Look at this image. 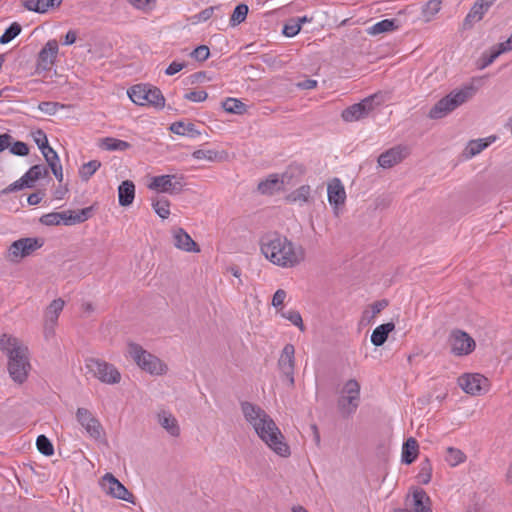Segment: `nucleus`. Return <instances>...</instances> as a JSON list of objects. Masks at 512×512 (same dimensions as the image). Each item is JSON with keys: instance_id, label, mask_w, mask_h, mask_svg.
<instances>
[{"instance_id": "8", "label": "nucleus", "mask_w": 512, "mask_h": 512, "mask_svg": "<svg viewBox=\"0 0 512 512\" xmlns=\"http://www.w3.org/2000/svg\"><path fill=\"white\" fill-rule=\"evenodd\" d=\"M75 418L85 433L98 442L105 441V430L97 416L85 407L77 408Z\"/></svg>"}, {"instance_id": "24", "label": "nucleus", "mask_w": 512, "mask_h": 512, "mask_svg": "<svg viewBox=\"0 0 512 512\" xmlns=\"http://www.w3.org/2000/svg\"><path fill=\"white\" fill-rule=\"evenodd\" d=\"M172 238L174 246L188 253H198L200 248L198 244L183 228H175L172 230Z\"/></svg>"}, {"instance_id": "31", "label": "nucleus", "mask_w": 512, "mask_h": 512, "mask_svg": "<svg viewBox=\"0 0 512 512\" xmlns=\"http://www.w3.org/2000/svg\"><path fill=\"white\" fill-rule=\"evenodd\" d=\"M388 304V301L385 299L368 304L362 312L361 320H374L375 318L381 317V312L388 307Z\"/></svg>"}, {"instance_id": "35", "label": "nucleus", "mask_w": 512, "mask_h": 512, "mask_svg": "<svg viewBox=\"0 0 512 512\" xmlns=\"http://www.w3.org/2000/svg\"><path fill=\"white\" fill-rule=\"evenodd\" d=\"M311 198V187L309 185H302L287 195V200L290 203L304 205L308 203Z\"/></svg>"}, {"instance_id": "43", "label": "nucleus", "mask_w": 512, "mask_h": 512, "mask_svg": "<svg viewBox=\"0 0 512 512\" xmlns=\"http://www.w3.org/2000/svg\"><path fill=\"white\" fill-rule=\"evenodd\" d=\"M432 464L428 459L422 461L419 465V472L417 474V480L421 484H428L432 478Z\"/></svg>"}, {"instance_id": "19", "label": "nucleus", "mask_w": 512, "mask_h": 512, "mask_svg": "<svg viewBox=\"0 0 512 512\" xmlns=\"http://www.w3.org/2000/svg\"><path fill=\"white\" fill-rule=\"evenodd\" d=\"M157 424L171 437L178 438L181 427L176 416L168 409H160L155 414Z\"/></svg>"}, {"instance_id": "32", "label": "nucleus", "mask_w": 512, "mask_h": 512, "mask_svg": "<svg viewBox=\"0 0 512 512\" xmlns=\"http://www.w3.org/2000/svg\"><path fill=\"white\" fill-rule=\"evenodd\" d=\"M394 322H385L374 329L371 335V342L375 346H381L386 341L390 332L394 330Z\"/></svg>"}, {"instance_id": "10", "label": "nucleus", "mask_w": 512, "mask_h": 512, "mask_svg": "<svg viewBox=\"0 0 512 512\" xmlns=\"http://www.w3.org/2000/svg\"><path fill=\"white\" fill-rule=\"evenodd\" d=\"M457 384L468 395L480 396L490 390V381L480 373H464L458 377Z\"/></svg>"}, {"instance_id": "27", "label": "nucleus", "mask_w": 512, "mask_h": 512, "mask_svg": "<svg viewBox=\"0 0 512 512\" xmlns=\"http://www.w3.org/2000/svg\"><path fill=\"white\" fill-rule=\"evenodd\" d=\"M496 139V136L492 135L482 139L471 140L465 147L463 155L465 158L470 159L494 143Z\"/></svg>"}, {"instance_id": "55", "label": "nucleus", "mask_w": 512, "mask_h": 512, "mask_svg": "<svg viewBox=\"0 0 512 512\" xmlns=\"http://www.w3.org/2000/svg\"><path fill=\"white\" fill-rule=\"evenodd\" d=\"M210 55V50L206 45H200L196 47L191 53L190 56L197 61H205L208 59Z\"/></svg>"}, {"instance_id": "22", "label": "nucleus", "mask_w": 512, "mask_h": 512, "mask_svg": "<svg viewBox=\"0 0 512 512\" xmlns=\"http://www.w3.org/2000/svg\"><path fill=\"white\" fill-rule=\"evenodd\" d=\"M58 51L59 47L57 41L54 39L49 40L39 52L38 68L44 71L50 70L56 61Z\"/></svg>"}, {"instance_id": "6", "label": "nucleus", "mask_w": 512, "mask_h": 512, "mask_svg": "<svg viewBox=\"0 0 512 512\" xmlns=\"http://www.w3.org/2000/svg\"><path fill=\"white\" fill-rule=\"evenodd\" d=\"M258 437L277 456L282 458L290 457L291 448L275 422L259 434Z\"/></svg>"}, {"instance_id": "21", "label": "nucleus", "mask_w": 512, "mask_h": 512, "mask_svg": "<svg viewBox=\"0 0 512 512\" xmlns=\"http://www.w3.org/2000/svg\"><path fill=\"white\" fill-rule=\"evenodd\" d=\"M291 175L285 172L281 177L276 174L270 175L267 179L258 184V190L262 194L271 195L285 186L290 185Z\"/></svg>"}, {"instance_id": "33", "label": "nucleus", "mask_w": 512, "mask_h": 512, "mask_svg": "<svg viewBox=\"0 0 512 512\" xmlns=\"http://www.w3.org/2000/svg\"><path fill=\"white\" fill-rule=\"evenodd\" d=\"M419 446L414 438H409L403 444L401 460L405 464H411L418 456Z\"/></svg>"}, {"instance_id": "39", "label": "nucleus", "mask_w": 512, "mask_h": 512, "mask_svg": "<svg viewBox=\"0 0 512 512\" xmlns=\"http://www.w3.org/2000/svg\"><path fill=\"white\" fill-rule=\"evenodd\" d=\"M466 455L460 449L454 447H448L446 450L445 461L451 467H456L459 464L465 462Z\"/></svg>"}, {"instance_id": "38", "label": "nucleus", "mask_w": 512, "mask_h": 512, "mask_svg": "<svg viewBox=\"0 0 512 512\" xmlns=\"http://www.w3.org/2000/svg\"><path fill=\"white\" fill-rule=\"evenodd\" d=\"M441 0H429L422 8V16L425 22H430L441 9Z\"/></svg>"}, {"instance_id": "7", "label": "nucleus", "mask_w": 512, "mask_h": 512, "mask_svg": "<svg viewBox=\"0 0 512 512\" xmlns=\"http://www.w3.org/2000/svg\"><path fill=\"white\" fill-rule=\"evenodd\" d=\"M241 412L245 421L253 428L257 436L275 422L264 409L251 402H242Z\"/></svg>"}, {"instance_id": "47", "label": "nucleus", "mask_w": 512, "mask_h": 512, "mask_svg": "<svg viewBox=\"0 0 512 512\" xmlns=\"http://www.w3.org/2000/svg\"><path fill=\"white\" fill-rule=\"evenodd\" d=\"M36 446L38 451L45 456H52L54 454L53 445L45 435H39L37 437Z\"/></svg>"}, {"instance_id": "5", "label": "nucleus", "mask_w": 512, "mask_h": 512, "mask_svg": "<svg viewBox=\"0 0 512 512\" xmlns=\"http://www.w3.org/2000/svg\"><path fill=\"white\" fill-rule=\"evenodd\" d=\"M43 241L39 238L25 237L12 242L5 252V259L13 264L20 263L40 249Z\"/></svg>"}, {"instance_id": "44", "label": "nucleus", "mask_w": 512, "mask_h": 512, "mask_svg": "<svg viewBox=\"0 0 512 512\" xmlns=\"http://www.w3.org/2000/svg\"><path fill=\"white\" fill-rule=\"evenodd\" d=\"M222 107L226 112L233 114H243L246 111V105L236 98H227Z\"/></svg>"}, {"instance_id": "64", "label": "nucleus", "mask_w": 512, "mask_h": 512, "mask_svg": "<svg viewBox=\"0 0 512 512\" xmlns=\"http://www.w3.org/2000/svg\"><path fill=\"white\" fill-rule=\"evenodd\" d=\"M317 86V81L313 79H307L298 83V87L301 89H313Z\"/></svg>"}, {"instance_id": "63", "label": "nucleus", "mask_w": 512, "mask_h": 512, "mask_svg": "<svg viewBox=\"0 0 512 512\" xmlns=\"http://www.w3.org/2000/svg\"><path fill=\"white\" fill-rule=\"evenodd\" d=\"M12 137L8 134H1L0 135V152L5 150L6 148H9L11 144Z\"/></svg>"}, {"instance_id": "28", "label": "nucleus", "mask_w": 512, "mask_h": 512, "mask_svg": "<svg viewBox=\"0 0 512 512\" xmlns=\"http://www.w3.org/2000/svg\"><path fill=\"white\" fill-rule=\"evenodd\" d=\"M493 2L491 0H477L465 18L467 23H475L482 20Z\"/></svg>"}, {"instance_id": "9", "label": "nucleus", "mask_w": 512, "mask_h": 512, "mask_svg": "<svg viewBox=\"0 0 512 512\" xmlns=\"http://www.w3.org/2000/svg\"><path fill=\"white\" fill-rule=\"evenodd\" d=\"M86 368L92 376L104 384L114 385L121 381L119 370L108 362L89 358L86 360Z\"/></svg>"}, {"instance_id": "61", "label": "nucleus", "mask_w": 512, "mask_h": 512, "mask_svg": "<svg viewBox=\"0 0 512 512\" xmlns=\"http://www.w3.org/2000/svg\"><path fill=\"white\" fill-rule=\"evenodd\" d=\"M185 62L173 61L165 70V74L168 76H173L176 73L180 72L183 68H185Z\"/></svg>"}, {"instance_id": "56", "label": "nucleus", "mask_w": 512, "mask_h": 512, "mask_svg": "<svg viewBox=\"0 0 512 512\" xmlns=\"http://www.w3.org/2000/svg\"><path fill=\"white\" fill-rule=\"evenodd\" d=\"M63 106L59 105L56 102H41L38 105V109L47 115H55L59 108H62Z\"/></svg>"}, {"instance_id": "11", "label": "nucleus", "mask_w": 512, "mask_h": 512, "mask_svg": "<svg viewBox=\"0 0 512 512\" xmlns=\"http://www.w3.org/2000/svg\"><path fill=\"white\" fill-rule=\"evenodd\" d=\"M360 402V384L355 379L348 380L339 397V407L344 414H352L356 411Z\"/></svg>"}, {"instance_id": "15", "label": "nucleus", "mask_w": 512, "mask_h": 512, "mask_svg": "<svg viewBox=\"0 0 512 512\" xmlns=\"http://www.w3.org/2000/svg\"><path fill=\"white\" fill-rule=\"evenodd\" d=\"M103 492L113 498L134 503L133 494L111 473H106L100 480Z\"/></svg>"}, {"instance_id": "59", "label": "nucleus", "mask_w": 512, "mask_h": 512, "mask_svg": "<svg viewBox=\"0 0 512 512\" xmlns=\"http://www.w3.org/2000/svg\"><path fill=\"white\" fill-rule=\"evenodd\" d=\"M33 138L40 150H44L49 147L47 136L42 130L34 132Z\"/></svg>"}, {"instance_id": "62", "label": "nucleus", "mask_w": 512, "mask_h": 512, "mask_svg": "<svg viewBox=\"0 0 512 512\" xmlns=\"http://www.w3.org/2000/svg\"><path fill=\"white\" fill-rule=\"evenodd\" d=\"M285 298H286V292L282 289H278L273 295L272 305L275 308L281 307L285 301Z\"/></svg>"}, {"instance_id": "16", "label": "nucleus", "mask_w": 512, "mask_h": 512, "mask_svg": "<svg viewBox=\"0 0 512 512\" xmlns=\"http://www.w3.org/2000/svg\"><path fill=\"white\" fill-rule=\"evenodd\" d=\"M47 175V169L43 165H35L31 167L19 180L11 183L9 186L0 191V197L15 191L22 190L24 187H32L40 178Z\"/></svg>"}, {"instance_id": "18", "label": "nucleus", "mask_w": 512, "mask_h": 512, "mask_svg": "<svg viewBox=\"0 0 512 512\" xmlns=\"http://www.w3.org/2000/svg\"><path fill=\"white\" fill-rule=\"evenodd\" d=\"M327 197L335 216H339L346 202L345 187L338 178L332 179L327 186Z\"/></svg>"}, {"instance_id": "14", "label": "nucleus", "mask_w": 512, "mask_h": 512, "mask_svg": "<svg viewBox=\"0 0 512 512\" xmlns=\"http://www.w3.org/2000/svg\"><path fill=\"white\" fill-rule=\"evenodd\" d=\"M0 350L7 357V362L29 354L27 345L11 333H3L0 336Z\"/></svg>"}, {"instance_id": "25", "label": "nucleus", "mask_w": 512, "mask_h": 512, "mask_svg": "<svg viewBox=\"0 0 512 512\" xmlns=\"http://www.w3.org/2000/svg\"><path fill=\"white\" fill-rule=\"evenodd\" d=\"M407 154V148L405 146L399 145L382 153L378 157V163L382 168H390L401 162L407 156Z\"/></svg>"}, {"instance_id": "37", "label": "nucleus", "mask_w": 512, "mask_h": 512, "mask_svg": "<svg viewBox=\"0 0 512 512\" xmlns=\"http://www.w3.org/2000/svg\"><path fill=\"white\" fill-rule=\"evenodd\" d=\"M100 147L107 151H125L131 147L130 143L113 137H106L101 140Z\"/></svg>"}, {"instance_id": "46", "label": "nucleus", "mask_w": 512, "mask_h": 512, "mask_svg": "<svg viewBox=\"0 0 512 512\" xmlns=\"http://www.w3.org/2000/svg\"><path fill=\"white\" fill-rule=\"evenodd\" d=\"M247 14H248V6L247 5H245V4L237 5L231 15V18H230L231 25L236 26V25L242 23L246 19Z\"/></svg>"}, {"instance_id": "29", "label": "nucleus", "mask_w": 512, "mask_h": 512, "mask_svg": "<svg viewBox=\"0 0 512 512\" xmlns=\"http://www.w3.org/2000/svg\"><path fill=\"white\" fill-rule=\"evenodd\" d=\"M62 214H65L64 217V225L70 226L78 223L85 222L92 215V207H86L80 209L78 211L67 210L63 211Z\"/></svg>"}, {"instance_id": "2", "label": "nucleus", "mask_w": 512, "mask_h": 512, "mask_svg": "<svg viewBox=\"0 0 512 512\" xmlns=\"http://www.w3.org/2000/svg\"><path fill=\"white\" fill-rule=\"evenodd\" d=\"M126 356L129 357L140 370L151 376L161 377L167 375L169 372V366L163 359L144 349L138 343H127Z\"/></svg>"}, {"instance_id": "4", "label": "nucleus", "mask_w": 512, "mask_h": 512, "mask_svg": "<svg viewBox=\"0 0 512 512\" xmlns=\"http://www.w3.org/2000/svg\"><path fill=\"white\" fill-rule=\"evenodd\" d=\"M127 93L131 101L136 105H149L156 108H163L165 105V99L161 91L147 84L134 85Z\"/></svg>"}, {"instance_id": "48", "label": "nucleus", "mask_w": 512, "mask_h": 512, "mask_svg": "<svg viewBox=\"0 0 512 512\" xmlns=\"http://www.w3.org/2000/svg\"><path fill=\"white\" fill-rule=\"evenodd\" d=\"M21 30H22V28H21L20 24H18L17 22L12 23L5 30V32L0 36V43L1 44L9 43L10 41H12L15 37H17L20 34Z\"/></svg>"}, {"instance_id": "49", "label": "nucleus", "mask_w": 512, "mask_h": 512, "mask_svg": "<svg viewBox=\"0 0 512 512\" xmlns=\"http://www.w3.org/2000/svg\"><path fill=\"white\" fill-rule=\"evenodd\" d=\"M63 216H65V214H62V212H51L43 215L40 218V222L47 226L64 224Z\"/></svg>"}, {"instance_id": "3", "label": "nucleus", "mask_w": 512, "mask_h": 512, "mask_svg": "<svg viewBox=\"0 0 512 512\" xmlns=\"http://www.w3.org/2000/svg\"><path fill=\"white\" fill-rule=\"evenodd\" d=\"M475 93L473 86H465L454 90L440 99L429 111L431 119H441L455 110L457 107L468 101Z\"/></svg>"}, {"instance_id": "51", "label": "nucleus", "mask_w": 512, "mask_h": 512, "mask_svg": "<svg viewBox=\"0 0 512 512\" xmlns=\"http://www.w3.org/2000/svg\"><path fill=\"white\" fill-rule=\"evenodd\" d=\"M218 153L214 150L198 149L192 153V157L196 160H206L213 162L217 159Z\"/></svg>"}, {"instance_id": "17", "label": "nucleus", "mask_w": 512, "mask_h": 512, "mask_svg": "<svg viewBox=\"0 0 512 512\" xmlns=\"http://www.w3.org/2000/svg\"><path fill=\"white\" fill-rule=\"evenodd\" d=\"M375 99L376 95H372L344 109L341 114L342 119L345 122H355L365 118L374 109Z\"/></svg>"}, {"instance_id": "36", "label": "nucleus", "mask_w": 512, "mask_h": 512, "mask_svg": "<svg viewBox=\"0 0 512 512\" xmlns=\"http://www.w3.org/2000/svg\"><path fill=\"white\" fill-rule=\"evenodd\" d=\"M397 20L395 19H384L372 26L368 27L367 32L369 35H379L382 33L392 32L397 29Z\"/></svg>"}, {"instance_id": "58", "label": "nucleus", "mask_w": 512, "mask_h": 512, "mask_svg": "<svg viewBox=\"0 0 512 512\" xmlns=\"http://www.w3.org/2000/svg\"><path fill=\"white\" fill-rule=\"evenodd\" d=\"M9 148L14 155L25 156L29 153V148L24 142L17 141L12 145L10 144Z\"/></svg>"}, {"instance_id": "42", "label": "nucleus", "mask_w": 512, "mask_h": 512, "mask_svg": "<svg viewBox=\"0 0 512 512\" xmlns=\"http://www.w3.org/2000/svg\"><path fill=\"white\" fill-rule=\"evenodd\" d=\"M65 306V301L61 298L54 299L46 308L45 316L47 320H57Z\"/></svg>"}, {"instance_id": "40", "label": "nucleus", "mask_w": 512, "mask_h": 512, "mask_svg": "<svg viewBox=\"0 0 512 512\" xmlns=\"http://www.w3.org/2000/svg\"><path fill=\"white\" fill-rule=\"evenodd\" d=\"M51 3L52 1L48 0H24L22 5L28 11L43 14L49 10Z\"/></svg>"}, {"instance_id": "53", "label": "nucleus", "mask_w": 512, "mask_h": 512, "mask_svg": "<svg viewBox=\"0 0 512 512\" xmlns=\"http://www.w3.org/2000/svg\"><path fill=\"white\" fill-rule=\"evenodd\" d=\"M217 7H208L204 10H202L201 12L195 14L192 16V22L194 24H197V23H202V22H206L207 20H209L213 14H214V11Z\"/></svg>"}, {"instance_id": "1", "label": "nucleus", "mask_w": 512, "mask_h": 512, "mask_svg": "<svg viewBox=\"0 0 512 512\" xmlns=\"http://www.w3.org/2000/svg\"><path fill=\"white\" fill-rule=\"evenodd\" d=\"M260 251L270 263L285 269L294 268L305 259L302 246L279 234L264 236L260 242Z\"/></svg>"}, {"instance_id": "12", "label": "nucleus", "mask_w": 512, "mask_h": 512, "mask_svg": "<svg viewBox=\"0 0 512 512\" xmlns=\"http://www.w3.org/2000/svg\"><path fill=\"white\" fill-rule=\"evenodd\" d=\"M450 352L457 357L470 355L476 348L475 340L462 330H453L448 337Z\"/></svg>"}, {"instance_id": "50", "label": "nucleus", "mask_w": 512, "mask_h": 512, "mask_svg": "<svg viewBox=\"0 0 512 512\" xmlns=\"http://www.w3.org/2000/svg\"><path fill=\"white\" fill-rule=\"evenodd\" d=\"M507 52V50H503V46L499 43L496 47H493L488 56L483 57V63L481 68H485L492 64L502 53Z\"/></svg>"}, {"instance_id": "34", "label": "nucleus", "mask_w": 512, "mask_h": 512, "mask_svg": "<svg viewBox=\"0 0 512 512\" xmlns=\"http://www.w3.org/2000/svg\"><path fill=\"white\" fill-rule=\"evenodd\" d=\"M170 130L177 135L187 136L190 138H197L200 136V132L196 129V126L190 122H175L170 126Z\"/></svg>"}, {"instance_id": "41", "label": "nucleus", "mask_w": 512, "mask_h": 512, "mask_svg": "<svg viewBox=\"0 0 512 512\" xmlns=\"http://www.w3.org/2000/svg\"><path fill=\"white\" fill-rule=\"evenodd\" d=\"M101 167V162L98 160H91L87 163H84L79 168V176L82 181H88L95 172Z\"/></svg>"}, {"instance_id": "45", "label": "nucleus", "mask_w": 512, "mask_h": 512, "mask_svg": "<svg viewBox=\"0 0 512 512\" xmlns=\"http://www.w3.org/2000/svg\"><path fill=\"white\" fill-rule=\"evenodd\" d=\"M152 207L155 213L162 219H166L170 215V202L165 198L153 200Z\"/></svg>"}, {"instance_id": "30", "label": "nucleus", "mask_w": 512, "mask_h": 512, "mask_svg": "<svg viewBox=\"0 0 512 512\" xmlns=\"http://www.w3.org/2000/svg\"><path fill=\"white\" fill-rule=\"evenodd\" d=\"M135 198V185L132 181H123L118 187V200L121 206H129Z\"/></svg>"}, {"instance_id": "20", "label": "nucleus", "mask_w": 512, "mask_h": 512, "mask_svg": "<svg viewBox=\"0 0 512 512\" xmlns=\"http://www.w3.org/2000/svg\"><path fill=\"white\" fill-rule=\"evenodd\" d=\"M30 369L29 354L7 362V370L10 377L14 382L19 384L26 381Z\"/></svg>"}, {"instance_id": "26", "label": "nucleus", "mask_w": 512, "mask_h": 512, "mask_svg": "<svg viewBox=\"0 0 512 512\" xmlns=\"http://www.w3.org/2000/svg\"><path fill=\"white\" fill-rule=\"evenodd\" d=\"M411 512H432L431 499L423 489L416 488L413 490Z\"/></svg>"}, {"instance_id": "54", "label": "nucleus", "mask_w": 512, "mask_h": 512, "mask_svg": "<svg viewBox=\"0 0 512 512\" xmlns=\"http://www.w3.org/2000/svg\"><path fill=\"white\" fill-rule=\"evenodd\" d=\"M41 152L50 168H52V165L54 164H60L59 156L52 147L49 146L46 149L41 150Z\"/></svg>"}, {"instance_id": "23", "label": "nucleus", "mask_w": 512, "mask_h": 512, "mask_svg": "<svg viewBox=\"0 0 512 512\" xmlns=\"http://www.w3.org/2000/svg\"><path fill=\"white\" fill-rule=\"evenodd\" d=\"M295 349L291 344L285 345L278 360L281 372L288 378L291 385L294 384V362Z\"/></svg>"}, {"instance_id": "57", "label": "nucleus", "mask_w": 512, "mask_h": 512, "mask_svg": "<svg viewBox=\"0 0 512 512\" xmlns=\"http://www.w3.org/2000/svg\"><path fill=\"white\" fill-rule=\"evenodd\" d=\"M207 97H208V94L203 90L189 91L184 96V98L186 100H189L191 102H196V103L205 101L207 99Z\"/></svg>"}, {"instance_id": "13", "label": "nucleus", "mask_w": 512, "mask_h": 512, "mask_svg": "<svg viewBox=\"0 0 512 512\" xmlns=\"http://www.w3.org/2000/svg\"><path fill=\"white\" fill-rule=\"evenodd\" d=\"M185 185L184 177L176 174L154 176L148 188L158 193L176 194L182 191Z\"/></svg>"}, {"instance_id": "52", "label": "nucleus", "mask_w": 512, "mask_h": 512, "mask_svg": "<svg viewBox=\"0 0 512 512\" xmlns=\"http://www.w3.org/2000/svg\"><path fill=\"white\" fill-rule=\"evenodd\" d=\"M300 30V22L292 18L284 25L283 34L286 37H294L300 32Z\"/></svg>"}, {"instance_id": "60", "label": "nucleus", "mask_w": 512, "mask_h": 512, "mask_svg": "<svg viewBox=\"0 0 512 512\" xmlns=\"http://www.w3.org/2000/svg\"><path fill=\"white\" fill-rule=\"evenodd\" d=\"M132 6L137 9L148 11L154 7L155 0H127Z\"/></svg>"}]
</instances>
